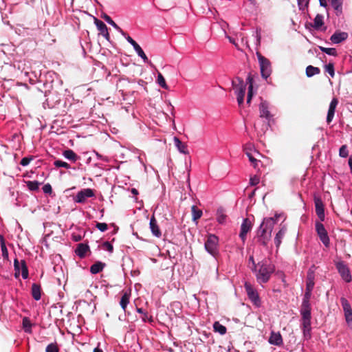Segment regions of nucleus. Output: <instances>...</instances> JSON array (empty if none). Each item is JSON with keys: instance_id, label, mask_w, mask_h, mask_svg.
<instances>
[{"instance_id": "f257e3e1", "label": "nucleus", "mask_w": 352, "mask_h": 352, "mask_svg": "<svg viewBox=\"0 0 352 352\" xmlns=\"http://www.w3.org/2000/svg\"><path fill=\"white\" fill-rule=\"evenodd\" d=\"M276 223V219L274 217L264 218L261 224L256 231L255 239L256 242L264 247H267L272 238V232L274 225Z\"/></svg>"}, {"instance_id": "f03ea898", "label": "nucleus", "mask_w": 352, "mask_h": 352, "mask_svg": "<svg viewBox=\"0 0 352 352\" xmlns=\"http://www.w3.org/2000/svg\"><path fill=\"white\" fill-rule=\"evenodd\" d=\"M311 304H301V327L303 335L307 339L311 338Z\"/></svg>"}, {"instance_id": "7ed1b4c3", "label": "nucleus", "mask_w": 352, "mask_h": 352, "mask_svg": "<svg viewBox=\"0 0 352 352\" xmlns=\"http://www.w3.org/2000/svg\"><path fill=\"white\" fill-rule=\"evenodd\" d=\"M254 271L258 283H265L269 280L271 274L274 272V267L267 261H263L257 263L256 270Z\"/></svg>"}, {"instance_id": "20e7f679", "label": "nucleus", "mask_w": 352, "mask_h": 352, "mask_svg": "<svg viewBox=\"0 0 352 352\" xmlns=\"http://www.w3.org/2000/svg\"><path fill=\"white\" fill-rule=\"evenodd\" d=\"M218 243L219 238L216 235L210 234L205 242V249L209 254L216 256L219 253Z\"/></svg>"}, {"instance_id": "39448f33", "label": "nucleus", "mask_w": 352, "mask_h": 352, "mask_svg": "<svg viewBox=\"0 0 352 352\" xmlns=\"http://www.w3.org/2000/svg\"><path fill=\"white\" fill-rule=\"evenodd\" d=\"M256 55L260 65L261 76L267 79L272 73L271 63L269 59L264 57L261 54L257 52Z\"/></svg>"}, {"instance_id": "423d86ee", "label": "nucleus", "mask_w": 352, "mask_h": 352, "mask_svg": "<svg viewBox=\"0 0 352 352\" xmlns=\"http://www.w3.org/2000/svg\"><path fill=\"white\" fill-rule=\"evenodd\" d=\"M14 275L17 278L21 275L23 278L25 279L28 277V269L25 260H21V262L15 258L14 261Z\"/></svg>"}, {"instance_id": "0eeeda50", "label": "nucleus", "mask_w": 352, "mask_h": 352, "mask_svg": "<svg viewBox=\"0 0 352 352\" xmlns=\"http://www.w3.org/2000/svg\"><path fill=\"white\" fill-rule=\"evenodd\" d=\"M316 232L324 245L328 248L330 245V240L327 230L324 225L319 221L316 222Z\"/></svg>"}, {"instance_id": "6e6552de", "label": "nucleus", "mask_w": 352, "mask_h": 352, "mask_svg": "<svg viewBox=\"0 0 352 352\" xmlns=\"http://www.w3.org/2000/svg\"><path fill=\"white\" fill-rule=\"evenodd\" d=\"M94 196V192L91 188H85L79 191L74 200L76 203H85L87 198L92 197Z\"/></svg>"}, {"instance_id": "1a4fd4ad", "label": "nucleus", "mask_w": 352, "mask_h": 352, "mask_svg": "<svg viewBox=\"0 0 352 352\" xmlns=\"http://www.w3.org/2000/svg\"><path fill=\"white\" fill-rule=\"evenodd\" d=\"M245 291L249 299L256 307H260L261 301L259 295L255 287H245Z\"/></svg>"}, {"instance_id": "9d476101", "label": "nucleus", "mask_w": 352, "mask_h": 352, "mask_svg": "<svg viewBox=\"0 0 352 352\" xmlns=\"http://www.w3.org/2000/svg\"><path fill=\"white\" fill-rule=\"evenodd\" d=\"M336 268L338 270V272L340 273L342 278L346 282L349 283L351 280V276L349 270V268L347 267L346 265L342 262H338L336 264Z\"/></svg>"}, {"instance_id": "9b49d317", "label": "nucleus", "mask_w": 352, "mask_h": 352, "mask_svg": "<svg viewBox=\"0 0 352 352\" xmlns=\"http://www.w3.org/2000/svg\"><path fill=\"white\" fill-rule=\"evenodd\" d=\"M252 228V223L251 221L248 218L243 219L241 226V231L239 233V237L242 240L243 243H245L247 234L251 230Z\"/></svg>"}, {"instance_id": "f8f14e48", "label": "nucleus", "mask_w": 352, "mask_h": 352, "mask_svg": "<svg viewBox=\"0 0 352 352\" xmlns=\"http://www.w3.org/2000/svg\"><path fill=\"white\" fill-rule=\"evenodd\" d=\"M232 85L235 89L236 95H245L246 85L244 84L243 80L240 77H236L235 80L232 81Z\"/></svg>"}, {"instance_id": "ddd939ff", "label": "nucleus", "mask_w": 352, "mask_h": 352, "mask_svg": "<svg viewBox=\"0 0 352 352\" xmlns=\"http://www.w3.org/2000/svg\"><path fill=\"white\" fill-rule=\"evenodd\" d=\"M124 36H125L126 41L133 47L134 50H135V52H137L138 56H140L145 63L148 62V59L146 55L145 54V53L144 52V51L142 50L141 47L137 43V42L135 41H134L127 34Z\"/></svg>"}, {"instance_id": "4468645a", "label": "nucleus", "mask_w": 352, "mask_h": 352, "mask_svg": "<svg viewBox=\"0 0 352 352\" xmlns=\"http://www.w3.org/2000/svg\"><path fill=\"white\" fill-rule=\"evenodd\" d=\"M314 204H315V208H316V212L318 215V218L321 221H323L324 220V204L322 203V201L320 198H315L314 199Z\"/></svg>"}, {"instance_id": "2eb2a0df", "label": "nucleus", "mask_w": 352, "mask_h": 352, "mask_svg": "<svg viewBox=\"0 0 352 352\" xmlns=\"http://www.w3.org/2000/svg\"><path fill=\"white\" fill-rule=\"evenodd\" d=\"M94 23L100 34L109 41L110 40V35L107 25L97 18H94Z\"/></svg>"}, {"instance_id": "dca6fc26", "label": "nucleus", "mask_w": 352, "mask_h": 352, "mask_svg": "<svg viewBox=\"0 0 352 352\" xmlns=\"http://www.w3.org/2000/svg\"><path fill=\"white\" fill-rule=\"evenodd\" d=\"M259 113L261 118H265L268 120L272 118V115L269 111V104L267 101L262 100L260 103Z\"/></svg>"}, {"instance_id": "f3484780", "label": "nucleus", "mask_w": 352, "mask_h": 352, "mask_svg": "<svg viewBox=\"0 0 352 352\" xmlns=\"http://www.w3.org/2000/svg\"><path fill=\"white\" fill-rule=\"evenodd\" d=\"M131 295V289L130 288L126 290L122 291V297L120 301V305L124 311L126 310V306L129 303Z\"/></svg>"}, {"instance_id": "a211bd4d", "label": "nucleus", "mask_w": 352, "mask_h": 352, "mask_svg": "<svg viewBox=\"0 0 352 352\" xmlns=\"http://www.w3.org/2000/svg\"><path fill=\"white\" fill-rule=\"evenodd\" d=\"M338 104V100L336 98H333L331 102H330L327 116V122L328 124L331 123L334 117V113L336 111V108Z\"/></svg>"}, {"instance_id": "6ab92c4d", "label": "nucleus", "mask_w": 352, "mask_h": 352, "mask_svg": "<svg viewBox=\"0 0 352 352\" xmlns=\"http://www.w3.org/2000/svg\"><path fill=\"white\" fill-rule=\"evenodd\" d=\"M149 226L152 234L155 236L157 238L161 237L162 232L160 229V227L157 224V220L155 219L154 215H153L150 219Z\"/></svg>"}, {"instance_id": "aec40b11", "label": "nucleus", "mask_w": 352, "mask_h": 352, "mask_svg": "<svg viewBox=\"0 0 352 352\" xmlns=\"http://www.w3.org/2000/svg\"><path fill=\"white\" fill-rule=\"evenodd\" d=\"M268 341L271 344L276 346H281L283 344V338L280 332L272 331Z\"/></svg>"}, {"instance_id": "412c9836", "label": "nucleus", "mask_w": 352, "mask_h": 352, "mask_svg": "<svg viewBox=\"0 0 352 352\" xmlns=\"http://www.w3.org/2000/svg\"><path fill=\"white\" fill-rule=\"evenodd\" d=\"M89 247L85 243H79L75 250V253L80 258H85L87 252H89Z\"/></svg>"}, {"instance_id": "4be33fe9", "label": "nucleus", "mask_w": 352, "mask_h": 352, "mask_svg": "<svg viewBox=\"0 0 352 352\" xmlns=\"http://www.w3.org/2000/svg\"><path fill=\"white\" fill-rule=\"evenodd\" d=\"M287 228L285 226H283L279 231L276 233L274 237V243L276 247L278 248L282 243V239L285 237L287 233Z\"/></svg>"}, {"instance_id": "5701e85b", "label": "nucleus", "mask_w": 352, "mask_h": 352, "mask_svg": "<svg viewBox=\"0 0 352 352\" xmlns=\"http://www.w3.org/2000/svg\"><path fill=\"white\" fill-rule=\"evenodd\" d=\"M348 37V34L346 32H335L333 35H331L330 40L333 43H340L342 41L346 40Z\"/></svg>"}, {"instance_id": "b1692460", "label": "nucleus", "mask_w": 352, "mask_h": 352, "mask_svg": "<svg viewBox=\"0 0 352 352\" xmlns=\"http://www.w3.org/2000/svg\"><path fill=\"white\" fill-rule=\"evenodd\" d=\"M316 267L314 265H313L308 270L307 276V284L306 286H314V278H315V272Z\"/></svg>"}, {"instance_id": "393cba45", "label": "nucleus", "mask_w": 352, "mask_h": 352, "mask_svg": "<svg viewBox=\"0 0 352 352\" xmlns=\"http://www.w3.org/2000/svg\"><path fill=\"white\" fill-rule=\"evenodd\" d=\"M174 142L179 151L184 154H188V151L186 143L182 142L178 138H174Z\"/></svg>"}, {"instance_id": "a878e982", "label": "nucleus", "mask_w": 352, "mask_h": 352, "mask_svg": "<svg viewBox=\"0 0 352 352\" xmlns=\"http://www.w3.org/2000/svg\"><path fill=\"white\" fill-rule=\"evenodd\" d=\"M102 18L107 21L109 24L112 25L115 29H116L119 32L122 34L123 36H126V33L124 32L112 19L111 18L107 15V14H104L102 16Z\"/></svg>"}, {"instance_id": "bb28decb", "label": "nucleus", "mask_w": 352, "mask_h": 352, "mask_svg": "<svg viewBox=\"0 0 352 352\" xmlns=\"http://www.w3.org/2000/svg\"><path fill=\"white\" fill-rule=\"evenodd\" d=\"M63 155L65 158L74 162L80 158L79 156H78L77 154L71 149L64 151Z\"/></svg>"}, {"instance_id": "cd10ccee", "label": "nucleus", "mask_w": 352, "mask_h": 352, "mask_svg": "<svg viewBox=\"0 0 352 352\" xmlns=\"http://www.w3.org/2000/svg\"><path fill=\"white\" fill-rule=\"evenodd\" d=\"M105 266V263L101 261H97L90 267V272L93 274H96L101 272Z\"/></svg>"}, {"instance_id": "c85d7f7f", "label": "nucleus", "mask_w": 352, "mask_h": 352, "mask_svg": "<svg viewBox=\"0 0 352 352\" xmlns=\"http://www.w3.org/2000/svg\"><path fill=\"white\" fill-rule=\"evenodd\" d=\"M323 24V16L321 14H318L314 19V24L312 25L310 23L309 25L314 27L316 30H318L322 26Z\"/></svg>"}, {"instance_id": "c756f323", "label": "nucleus", "mask_w": 352, "mask_h": 352, "mask_svg": "<svg viewBox=\"0 0 352 352\" xmlns=\"http://www.w3.org/2000/svg\"><path fill=\"white\" fill-rule=\"evenodd\" d=\"M213 329L215 332L219 333L221 335L226 333L227 329L225 326L221 324L219 322H214L213 324Z\"/></svg>"}, {"instance_id": "7c9ffc66", "label": "nucleus", "mask_w": 352, "mask_h": 352, "mask_svg": "<svg viewBox=\"0 0 352 352\" xmlns=\"http://www.w3.org/2000/svg\"><path fill=\"white\" fill-rule=\"evenodd\" d=\"M320 72V69L318 67H314L312 65H309L306 68V75L308 77H311L314 75L319 74Z\"/></svg>"}, {"instance_id": "2f4dec72", "label": "nucleus", "mask_w": 352, "mask_h": 352, "mask_svg": "<svg viewBox=\"0 0 352 352\" xmlns=\"http://www.w3.org/2000/svg\"><path fill=\"white\" fill-rule=\"evenodd\" d=\"M0 245L2 252V256L5 259H8V251L6 245L5 239L2 235H0Z\"/></svg>"}, {"instance_id": "473e14b6", "label": "nucleus", "mask_w": 352, "mask_h": 352, "mask_svg": "<svg viewBox=\"0 0 352 352\" xmlns=\"http://www.w3.org/2000/svg\"><path fill=\"white\" fill-rule=\"evenodd\" d=\"M191 210L192 214V219L194 221H196L201 218L202 215V211L200 209L197 208L196 206H192L191 208Z\"/></svg>"}, {"instance_id": "72a5a7b5", "label": "nucleus", "mask_w": 352, "mask_h": 352, "mask_svg": "<svg viewBox=\"0 0 352 352\" xmlns=\"http://www.w3.org/2000/svg\"><path fill=\"white\" fill-rule=\"evenodd\" d=\"M41 287H32V295L34 300H40L41 297Z\"/></svg>"}, {"instance_id": "f704fd0d", "label": "nucleus", "mask_w": 352, "mask_h": 352, "mask_svg": "<svg viewBox=\"0 0 352 352\" xmlns=\"http://www.w3.org/2000/svg\"><path fill=\"white\" fill-rule=\"evenodd\" d=\"M311 289L312 287H307L303 299H302V304H311L310 303V298L311 296Z\"/></svg>"}, {"instance_id": "c9c22d12", "label": "nucleus", "mask_w": 352, "mask_h": 352, "mask_svg": "<svg viewBox=\"0 0 352 352\" xmlns=\"http://www.w3.org/2000/svg\"><path fill=\"white\" fill-rule=\"evenodd\" d=\"M157 82L159 84V85L160 87H162V88H164L165 89H168V87L166 85L165 78H164V76H162V74L161 73H158Z\"/></svg>"}, {"instance_id": "e433bc0d", "label": "nucleus", "mask_w": 352, "mask_h": 352, "mask_svg": "<svg viewBox=\"0 0 352 352\" xmlns=\"http://www.w3.org/2000/svg\"><path fill=\"white\" fill-rule=\"evenodd\" d=\"M23 327L25 332H31L32 323L28 318H24L23 319Z\"/></svg>"}, {"instance_id": "4c0bfd02", "label": "nucleus", "mask_w": 352, "mask_h": 352, "mask_svg": "<svg viewBox=\"0 0 352 352\" xmlns=\"http://www.w3.org/2000/svg\"><path fill=\"white\" fill-rule=\"evenodd\" d=\"M319 48L322 52H324L329 55L334 56H337V50L336 48H327L322 46H320Z\"/></svg>"}, {"instance_id": "58836bf2", "label": "nucleus", "mask_w": 352, "mask_h": 352, "mask_svg": "<svg viewBox=\"0 0 352 352\" xmlns=\"http://www.w3.org/2000/svg\"><path fill=\"white\" fill-rule=\"evenodd\" d=\"M27 186L30 190H37L39 188L40 183L37 181H28Z\"/></svg>"}, {"instance_id": "ea45409f", "label": "nucleus", "mask_w": 352, "mask_h": 352, "mask_svg": "<svg viewBox=\"0 0 352 352\" xmlns=\"http://www.w3.org/2000/svg\"><path fill=\"white\" fill-rule=\"evenodd\" d=\"M45 352H59V348L56 342L48 344L45 349Z\"/></svg>"}, {"instance_id": "a19ab883", "label": "nucleus", "mask_w": 352, "mask_h": 352, "mask_svg": "<svg viewBox=\"0 0 352 352\" xmlns=\"http://www.w3.org/2000/svg\"><path fill=\"white\" fill-rule=\"evenodd\" d=\"M325 72H327L331 77H333L335 75L334 72V65L333 63H329L326 65L324 67Z\"/></svg>"}, {"instance_id": "79ce46f5", "label": "nucleus", "mask_w": 352, "mask_h": 352, "mask_svg": "<svg viewBox=\"0 0 352 352\" xmlns=\"http://www.w3.org/2000/svg\"><path fill=\"white\" fill-rule=\"evenodd\" d=\"M331 5L337 11H341L342 0H331Z\"/></svg>"}, {"instance_id": "37998d69", "label": "nucleus", "mask_w": 352, "mask_h": 352, "mask_svg": "<svg viewBox=\"0 0 352 352\" xmlns=\"http://www.w3.org/2000/svg\"><path fill=\"white\" fill-rule=\"evenodd\" d=\"M226 217V215L224 214L223 210L219 209L217 210V217L218 222L220 223H223L225 221Z\"/></svg>"}, {"instance_id": "c03bdc74", "label": "nucleus", "mask_w": 352, "mask_h": 352, "mask_svg": "<svg viewBox=\"0 0 352 352\" xmlns=\"http://www.w3.org/2000/svg\"><path fill=\"white\" fill-rule=\"evenodd\" d=\"M309 0H298V5L300 10H305L308 8Z\"/></svg>"}, {"instance_id": "a18cd8bd", "label": "nucleus", "mask_w": 352, "mask_h": 352, "mask_svg": "<svg viewBox=\"0 0 352 352\" xmlns=\"http://www.w3.org/2000/svg\"><path fill=\"white\" fill-rule=\"evenodd\" d=\"M54 165L56 167H57V168L63 167V168H65L67 169L70 168V165L68 163H67L65 162H63V161H61V160H56V161H54Z\"/></svg>"}, {"instance_id": "49530a36", "label": "nucleus", "mask_w": 352, "mask_h": 352, "mask_svg": "<svg viewBox=\"0 0 352 352\" xmlns=\"http://www.w3.org/2000/svg\"><path fill=\"white\" fill-rule=\"evenodd\" d=\"M340 302H341V305L343 308L344 311L351 309L349 301L345 298H344V297L341 298Z\"/></svg>"}, {"instance_id": "de8ad7c7", "label": "nucleus", "mask_w": 352, "mask_h": 352, "mask_svg": "<svg viewBox=\"0 0 352 352\" xmlns=\"http://www.w3.org/2000/svg\"><path fill=\"white\" fill-rule=\"evenodd\" d=\"M339 155L342 157H346L349 155L346 145H342L339 150Z\"/></svg>"}, {"instance_id": "09e8293b", "label": "nucleus", "mask_w": 352, "mask_h": 352, "mask_svg": "<svg viewBox=\"0 0 352 352\" xmlns=\"http://www.w3.org/2000/svg\"><path fill=\"white\" fill-rule=\"evenodd\" d=\"M344 312V316L347 324L352 322V309L346 310Z\"/></svg>"}, {"instance_id": "8fccbe9b", "label": "nucleus", "mask_w": 352, "mask_h": 352, "mask_svg": "<svg viewBox=\"0 0 352 352\" xmlns=\"http://www.w3.org/2000/svg\"><path fill=\"white\" fill-rule=\"evenodd\" d=\"M245 154L248 157L249 160L252 163V166L254 168H256L257 166V164H258V161L256 158H254L250 152L246 151Z\"/></svg>"}, {"instance_id": "3c124183", "label": "nucleus", "mask_w": 352, "mask_h": 352, "mask_svg": "<svg viewBox=\"0 0 352 352\" xmlns=\"http://www.w3.org/2000/svg\"><path fill=\"white\" fill-rule=\"evenodd\" d=\"M96 227L101 232H105L108 229V226L106 223H97Z\"/></svg>"}, {"instance_id": "603ef678", "label": "nucleus", "mask_w": 352, "mask_h": 352, "mask_svg": "<svg viewBox=\"0 0 352 352\" xmlns=\"http://www.w3.org/2000/svg\"><path fill=\"white\" fill-rule=\"evenodd\" d=\"M102 247L106 250L109 251V252H112L113 251V247L111 245V243L109 241H105L102 243Z\"/></svg>"}, {"instance_id": "864d4df0", "label": "nucleus", "mask_w": 352, "mask_h": 352, "mask_svg": "<svg viewBox=\"0 0 352 352\" xmlns=\"http://www.w3.org/2000/svg\"><path fill=\"white\" fill-rule=\"evenodd\" d=\"M253 96V89L252 86H248V97H247V103L250 104L252 98Z\"/></svg>"}, {"instance_id": "5fc2aeb1", "label": "nucleus", "mask_w": 352, "mask_h": 352, "mask_svg": "<svg viewBox=\"0 0 352 352\" xmlns=\"http://www.w3.org/2000/svg\"><path fill=\"white\" fill-rule=\"evenodd\" d=\"M249 266L254 270H256L257 264L255 263L253 256H250L248 260Z\"/></svg>"}, {"instance_id": "6e6d98bb", "label": "nucleus", "mask_w": 352, "mask_h": 352, "mask_svg": "<svg viewBox=\"0 0 352 352\" xmlns=\"http://www.w3.org/2000/svg\"><path fill=\"white\" fill-rule=\"evenodd\" d=\"M32 159H33L32 157H23L21 160L20 164L22 165L23 166H27V165H28L30 164V162L32 160Z\"/></svg>"}, {"instance_id": "4d7b16f0", "label": "nucleus", "mask_w": 352, "mask_h": 352, "mask_svg": "<svg viewBox=\"0 0 352 352\" xmlns=\"http://www.w3.org/2000/svg\"><path fill=\"white\" fill-rule=\"evenodd\" d=\"M260 182V178L257 175H254V177L250 178V184L251 186H256Z\"/></svg>"}, {"instance_id": "13d9d810", "label": "nucleus", "mask_w": 352, "mask_h": 352, "mask_svg": "<svg viewBox=\"0 0 352 352\" xmlns=\"http://www.w3.org/2000/svg\"><path fill=\"white\" fill-rule=\"evenodd\" d=\"M43 190L46 194H50L52 192V186L50 184H45L43 187Z\"/></svg>"}, {"instance_id": "bf43d9fd", "label": "nucleus", "mask_w": 352, "mask_h": 352, "mask_svg": "<svg viewBox=\"0 0 352 352\" xmlns=\"http://www.w3.org/2000/svg\"><path fill=\"white\" fill-rule=\"evenodd\" d=\"M85 297L87 298L89 301H93L94 299L96 298V296H94L89 289L86 291L85 294Z\"/></svg>"}, {"instance_id": "052dcab7", "label": "nucleus", "mask_w": 352, "mask_h": 352, "mask_svg": "<svg viewBox=\"0 0 352 352\" xmlns=\"http://www.w3.org/2000/svg\"><path fill=\"white\" fill-rule=\"evenodd\" d=\"M246 81L247 84H248L249 86H252V87L253 88V76H252L251 74H248Z\"/></svg>"}, {"instance_id": "680f3d73", "label": "nucleus", "mask_w": 352, "mask_h": 352, "mask_svg": "<svg viewBox=\"0 0 352 352\" xmlns=\"http://www.w3.org/2000/svg\"><path fill=\"white\" fill-rule=\"evenodd\" d=\"M72 238L73 241H76V242L80 241L82 239V236L78 234H73L72 236Z\"/></svg>"}, {"instance_id": "e2e57ef3", "label": "nucleus", "mask_w": 352, "mask_h": 352, "mask_svg": "<svg viewBox=\"0 0 352 352\" xmlns=\"http://www.w3.org/2000/svg\"><path fill=\"white\" fill-rule=\"evenodd\" d=\"M245 95H237V102L239 105H241L243 103Z\"/></svg>"}, {"instance_id": "0e129e2a", "label": "nucleus", "mask_w": 352, "mask_h": 352, "mask_svg": "<svg viewBox=\"0 0 352 352\" xmlns=\"http://www.w3.org/2000/svg\"><path fill=\"white\" fill-rule=\"evenodd\" d=\"M320 5L322 7H327V3L326 0H319Z\"/></svg>"}, {"instance_id": "69168bd1", "label": "nucleus", "mask_w": 352, "mask_h": 352, "mask_svg": "<svg viewBox=\"0 0 352 352\" xmlns=\"http://www.w3.org/2000/svg\"><path fill=\"white\" fill-rule=\"evenodd\" d=\"M349 166L351 168V170L352 172V155L350 156L349 159Z\"/></svg>"}, {"instance_id": "338daca9", "label": "nucleus", "mask_w": 352, "mask_h": 352, "mask_svg": "<svg viewBox=\"0 0 352 352\" xmlns=\"http://www.w3.org/2000/svg\"><path fill=\"white\" fill-rule=\"evenodd\" d=\"M131 192L132 194H133L135 195H138V190L136 188H132L131 190Z\"/></svg>"}, {"instance_id": "774afa93", "label": "nucleus", "mask_w": 352, "mask_h": 352, "mask_svg": "<svg viewBox=\"0 0 352 352\" xmlns=\"http://www.w3.org/2000/svg\"><path fill=\"white\" fill-rule=\"evenodd\" d=\"M94 352H103L102 349H99L98 347L95 348L94 350Z\"/></svg>"}]
</instances>
